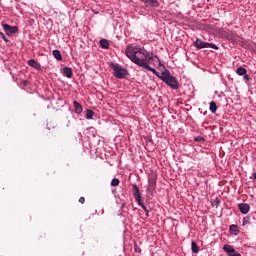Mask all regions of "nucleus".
<instances>
[{
	"label": "nucleus",
	"instance_id": "f257e3e1",
	"mask_svg": "<svg viewBox=\"0 0 256 256\" xmlns=\"http://www.w3.org/2000/svg\"><path fill=\"white\" fill-rule=\"evenodd\" d=\"M126 56L130 61L139 65V67H144L152 59L147 56V51H145V49L136 45H130L126 48Z\"/></svg>",
	"mask_w": 256,
	"mask_h": 256
},
{
	"label": "nucleus",
	"instance_id": "f03ea898",
	"mask_svg": "<svg viewBox=\"0 0 256 256\" xmlns=\"http://www.w3.org/2000/svg\"><path fill=\"white\" fill-rule=\"evenodd\" d=\"M159 79H161V81H164L166 85H169L171 89H179V82L177 81V78L171 75V72H169L168 70L162 72L161 76H159Z\"/></svg>",
	"mask_w": 256,
	"mask_h": 256
},
{
	"label": "nucleus",
	"instance_id": "7ed1b4c3",
	"mask_svg": "<svg viewBox=\"0 0 256 256\" xmlns=\"http://www.w3.org/2000/svg\"><path fill=\"white\" fill-rule=\"evenodd\" d=\"M110 67L113 69L114 77H116V79H125L127 77V69L120 67L119 64L111 63Z\"/></svg>",
	"mask_w": 256,
	"mask_h": 256
},
{
	"label": "nucleus",
	"instance_id": "20e7f679",
	"mask_svg": "<svg viewBox=\"0 0 256 256\" xmlns=\"http://www.w3.org/2000/svg\"><path fill=\"white\" fill-rule=\"evenodd\" d=\"M194 47H196V49H207V48H211V49H215L217 51V49H219V47L213 43H209V42H203V40L197 38L196 41L194 42Z\"/></svg>",
	"mask_w": 256,
	"mask_h": 256
},
{
	"label": "nucleus",
	"instance_id": "39448f33",
	"mask_svg": "<svg viewBox=\"0 0 256 256\" xmlns=\"http://www.w3.org/2000/svg\"><path fill=\"white\" fill-rule=\"evenodd\" d=\"M2 27L6 33V35H15V33H19V27L11 26L9 24H2Z\"/></svg>",
	"mask_w": 256,
	"mask_h": 256
},
{
	"label": "nucleus",
	"instance_id": "423d86ee",
	"mask_svg": "<svg viewBox=\"0 0 256 256\" xmlns=\"http://www.w3.org/2000/svg\"><path fill=\"white\" fill-rule=\"evenodd\" d=\"M133 197L137 201L138 205H143V198L141 197V192L139 191V187L136 184L132 187Z\"/></svg>",
	"mask_w": 256,
	"mask_h": 256
},
{
	"label": "nucleus",
	"instance_id": "0eeeda50",
	"mask_svg": "<svg viewBox=\"0 0 256 256\" xmlns=\"http://www.w3.org/2000/svg\"><path fill=\"white\" fill-rule=\"evenodd\" d=\"M238 208L243 215H247L251 209V206H249V204L240 203L238 204Z\"/></svg>",
	"mask_w": 256,
	"mask_h": 256
},
{
	"label": "nucleus",
	"instance_id": "6e6552de",
	"mask_svg": "<svg viewBox=\"0 0 256 256\" xmlns=\"http://www.w3.org/2000/svg\"><path fill=\"white\" fill-rule=\"evenodd\" d=\"M146 7H159V0H140Z\"/></svg>",
	"mask_w": 256,
	"mask_h": 256
},
{
	"label": "nucleus",
	"instance_id": "1a4fd4ad",
	"mask_svg": "<svg viewBox=\"0 0 256 256\" xmlns=\"http://www.w3.org/2000/svg\"><path fill=\"white\" fill-rule=\"evenodd\" d=\"M63 75H64V77L71 79L73 77V69H71L69 67L63 68Z\"/></svg>",
	"mask_w": 256,
	"mask_h": 256
},
{
	"label": "nucleus",
	"instance_id": "9d476101",
	"mask_svg": "<svg viewBox=\"0 0 256 256\" xmlns=\"http://www.w3.org/2000/svg\"><path fill=\"white\" fill-rule=\"evenodd\" d=\"M28 65L30 67H33V69H41V64H39V62L35 61V59H30L28 60Z\"/></svg>",
	"mask_w": 256,
	"mask_h": 256
},
{
	"label": "nucleus",
	"instance_id": "9b49d317",
	"mask_svg": "<svg viewBox=\"0 0 256 256\" xmlns=\"http://www.w3.org/2000/svg\"><path fill=\"white\" fill-rule=\"evenodd\" d=\"M142 67H143V69H147L148 71H151L157 77H161V75H159V72L157 70H155L154 68H151V66H149V62H146V65H144Z\"/></svg>",
	"mask_w": 256,
	"mask_h": 256
},
{
	"label": "nucleus",
	"instance_id": "f8f14e48",
	"mask_svg": "<svg viewBox=\"0 0 256 256\" xmlns=\"http://www.w3.org/2000/svg\"><path fill=\"white\" fill-rule=\"evenodd\" d=\"M149 189H155L157 187V180L155 177H150L148 180Z\"/></svg>",
	"mask_w": 256,
	"mask_h": 256
},
{
	"label": "nucleus",
	"instance_id": "ddd939ff",
	"mask_svg": "<svg viewBox=\"0 0 256 256\" xmlns=\"http://www.w3.org/2000/svg\"><path fill=\"white\" fill-rule=\"evenodd\" d=\"M223 250L225 251V253H228L229 255H233L235 253V250L229 244L224 245Z\"/></svg>",
	"mask_w": 256,
	"mask_h": 256
},
{
	"label": "nucleus",
	"instance_id": "4468645a",
	"mask_svg": "<svg viewBox=\"0 0 256 256\" xmlns=\"http://www.w3.org/2000/svg\"><path fill=\"white\" fill-rule=\"evenodd\" d=\"M52 55L57 61H63V56H61V52L59 50H53Z\"/></svg>",
	"mask_w": 256,
	"mask_h": 256
},
{
	"label": "nucleus",
	"instance_id": "2eb2a0df",
	"mask_svg": "<svg viewBox=\"0 0 256 256\" xmlns=\"http://www.w3.org/2000/svg\"><path fill=\"white\" fill-rule=\"evenodd\" d=\"M73 105H74V107H75V111H76V113H83V106H81L80 104H79V102H77V101H74L73 102Z\"/></svg>",
	"mask_w": 256,
	"mask_h": 256
},
{
	"label": "nucleus",
	"instance_id": "dca6fc26",
	"mask_svg": "<svg viewBox=\"0 0 256 256\" xmlns=\"http://www.w3.org/2000/svg\"><path fill=\"white\" fill-rule=\"evenodd\" d=\"M229 231H230L231 235L239 234V229H237V225H235V224L230 225Z\"/></svg>",
	"mask_w": 256,
	"mask_h": 256
},
{
	"label": "nucleus",
	"instance_id": "f3484780",
	"mask_svg": "<svg viewBox=\"0 0 256 256\" xmlns=\"http://www.w3.org/2000/svg\"><path fill=\"white\" fill-rule=\"evenodd\" d=\"M100 47L102 49H109V41L105 39L100 40Z\"/></svg>",
	"mask_w": 256,
	"mask_h": 256
},
{
	"label": "nucleus",
	"instance_id": "a211bd4d",
	"mask_svg": "<svg viewBox=\"0 0 256 256\" xmlns=\"http://www.w3.org/2000/svg\"><path fill=\"white\" fill-rule=\"evenodd\" d=\"M209 109L211 113H217V103H215V101L210 102Z\"/></svg>",
	"mask_w": 256,
	"mask_h": 256
},
{
	"label": "nucleus",
	"instance_id": "6ab92c4d",
	"mask_svg": "<svg viewBox=\"0 0 256 256\" xmlns=\"http://www.w3.org/2000/svg\"><path fill=\"white\" fill-rule=\"evenodd\" d=\"M191 247H192V252L193 253H199V246L197 245V242L192 241Z\"/></svg>",
	"mask_w": 256,
	"mask_h": 256
},
{
	"label": "nucleus",
	"instance_id": "aec40b11",
	"mask_svg": "<svg viewBox=\"0 0 256 256\" xmlns=\"http://www.w3.org/2000/svg\"><path fill=\"white\" fill-rule=\"evenodd\" d=\"M95 112L91 109L86 110V119H93Z\"/></svg>",
	"mask_w": 256,
	"mask_h": 256
},
{
	"label": "nucleus",
	"instance_id": "412c9836",
	"mask_svg": "<svg viewBox=\"0 0 256 256\" xmlns=\"http://www.w3.org/2000/svg\"><path fill=\"white\" fill-rule=\"evenodd\" d=\"M237 75H246L247 74V69L243 68V67H239L236 70Z\"/></svg>",
	"mask_w": 256,
	"mask_h": 256
},
{
	"label": "nucleus",
	"instance_id": "4be33fe9",
	"mask_svg": "<svg viewBox=\"0 0 256 256\" xmlns=\"http://www.w3.org/2000/svg\"><path fill=\"white\" fill-rule=\"evenodd\" d=\"M121 183V181H119V179L114 178L111 181V187H119V184Z\"/></svg>",
	"mask_w": 256,
	"mask_h": 256
},
{
	"label": "nucleus",
	"instance_id": "5701e85b",
	"mask_svg": "<svg viewBox=\"0 0 256 256\" xmlns=\"http://www.w3.org/2000/svg\"><path fill=\"white\" fill-rule=\"evenodd\" d=\"M250 221H251V217L249 216L244 217L242 221L243 227H245V225H249Z\"/></svg>",
	"mask_w": 256,
	"mask_h": 256
},
{
	"label": "nucleus",
	"instance_id": "b1692460",
	"mask_svg": "<svg viewBox=\"0 0 256 256\" xmlns=\"http://www.w3.org/2000/svg\"><path fill=\"white\" fill-rule=\"evenodd\" d=\"M140 207H142L143 211H145L147 217H149V210L147 209V207L145 206V204H139Z\"/></svg>",
	"mask_w": 256,
	"mask_h": 256
},
{
	"label": "nucleus",
	"instance_id": "393cba45",
	"mask_svg": "<svg viewBox=\"0 0 256 256\" xmlns=\"http://www.w3.org/2000/svg\"><path fill=\"white\" fill-rule=\"evenodd\" d=\"M197 143H200V141H205V139L201 136L195 137L194 139Z\"/></svg>",
	"mask_w": 256,
	"mask_h": 256
},
{
	"label": "nucleus",
	"instance_id": "a878e982",
	"mask_svg": "<svg viewBox=\"0 0 256 256\" xmlns=\"http://www.w3.org/2000/svg\"><path fill=\"white\" fill-rule=\"evenodd\" d=\"M134 250L136 251V253H141V248H139V246L137 245L134 246Z\"/></svg>",
	"mask_w": 256,
	"mask_h": 256
},
{
	"label": "nucleus",
	"instance_id": "bb28decb",
	"mask_svg": "<svg viewBox=\"0 0 256 256\" xmlns=\"http://www.w3.org/2000/svg\"><path fill=\"white\" fill-rule=\"evenodd\" d=\"M79 203H81V205H83L85 203V197H80Z\"/></svg>",
	"mask_w": 256,
	"mask_h": 256
},
{
	"label": "nucleus",
	"instance_id": "cd10ccee",
	"mask_svg": "<svg viewBox=\"0 0 256 256\" xmlns=\"http://www.w3.org/2000/svg\"><path fill=\"white\" fill-rule=\"evenodd\" d=\"M2 39L5 41V43H9V39H7V36H5V34L2 36Z\"/></svg>",
	"mask_w": 256,
	"mask_h": 256
},
{
	"label": "nucleus",
	"instance_id": "c85d7f7f",
	"mask_svg": "<svg viewBox=\"0 0 256 256\" xmlns=\"http://www.w3.org/2000/svg\"><path fill=\"white\" fill-rule=\"evenodd\" d=\"M244 79H245V81H249L251 78L249 77V75L244 74Z\"/></svg>",
	"mask_w": 256,
	"mask_h": 256
},
{
	"label": "nucleus",
	"instance_id": "c756f323",
	"mask_svg": "<svg viewBox=\"0 0 256 256\" xmlns=\"http://www.w3.org/2000/svg\"><path fill=\"white\" fill-rule=\"evenodd\" d=\"M229 256H241V255L237 252H234L233 254H230Z\"/></svg>",
	"mask_w": 256,
	"mask_h": 256
},
{
	"label": "nucleus",
	"instance_id": "7c9ffc66",
	"mask_svg": "<svg viewBox=\"0 0 256 256\" xmlns=\"http://www.w3.org/2000/svg\"><path fill=\"white\" fill-rule=\"evenodd\" d=\"M252 177H253V179H254V181L256 180V173H253L252 174Z\"/></svg>",
	"mask_w": 256,
	"mask_h": 256
},
{
	"label": "nucleus",
	"instance_id": "2f4dec72",
	"mask_svg": "<svg viewBox=\"0 0 256 256\" xmlns=\"http://www.w3.org/2000/svg\"><path fill=\"white\" fill-rule=\"evenodd\" d=\"M0 35H1V37H3L5 34H4L3 32H1V31H0Z\"/></svg>",
	"mask_w": 256,
	"mask_h": 256
},
{
	"label": "nucleus",
	"instance_id": "473e14b6",
	"mask_svg": "<svg viewBox=\"0 0 256 256\" xmlns=\"http://www.w3.org/2000/svg\"><path fill=\"white\" fill-rule=\"evenodd\" d=\"M24 85H27V81H24Z\"/></svg>",
	"mask_w": 256,
	"mask_h": 256
}]
</instances>
